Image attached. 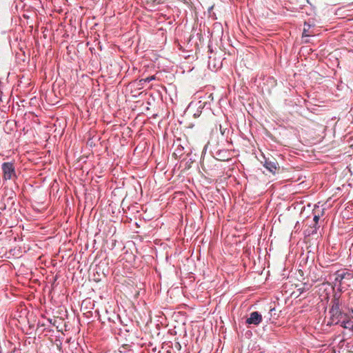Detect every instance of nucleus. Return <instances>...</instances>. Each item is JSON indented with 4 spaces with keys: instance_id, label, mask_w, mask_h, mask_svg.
Listing matches in <instances>:
<instances>
[{
    "instance_id": "1",
    "label": "nucleus",
    "mask_w": 353,
    "mask_h": 353,
    "mask_svg": "<svg viewBox=\"0 0 353 353\" xmlns=\"http://www.w3.org/2000/svg\"><path fill=\"white\" fill-rule=\"evenodd\" d=\"M330 314L332 324L340 325L342 327L353 332V310L352 315L342 312L339 299L334 298L331 301Z\"/></svg>"
},
{
    "instance_id": "2",
    "label": "nucleus",
    "mask_w": 353,
    "mask_h": 353,
    "mask_svg": "<svg viewBox=\"0 0 353 353\" xmlns=\"http://www.w3.org/2000/svg\"><path fill=\"white\" fill-rule=\"evenodd\" d=\"M3 178L4 180H12L17 177L14 164L10 162H5L2 164Z\"/></svg>"
},
{
    "instance_id": "3",
    "label": "nucleus",
    "mask_w": 353,
    "mask_h": 353,
    "mask_svg": "<svg viewBox=\"0 0 353 353\" xmlns=\"http://www.w3.org/2000/svg\"><path fill=\"white\" fill-rule=\"evenodd\" d=\"M263 166L273 174L279 172V166L276 160L274 158H265Z\"/></svg>"
},
{
    "instance_id": "4",
    "label": "nucleus",
    "mask_w": 353,
    "mask_h": 353,
    "mask_svg": "<svg viewBox=\"0 0 353 353\" xmlns=\"http://www.w3.org/2000/svg\"><path fill=\"white\" fill-rule=\"evenodd\" d=\"M353 279V274L349 272L337 271L335 274V281L341 284L343 280H351Z\"/></svg>"
},
{
    "instance_id": "5",
    "label": "nucleus",
    "mask_w": 353,
    "mask_h": 353,
    "mask_svg": "<svg viewBox=\"0 0 353 353\" xmlns=\"http://www.w3.org/2000/svg\"><path fill=\"white\" fill-rule=\"evenodd\" d=\"M262 321V316L258 312H252L250 314V317L246 319L247 324L258 325Z\"/></svg>"
},
{
    "instance_id": "6",
    "label": "nucleus",
    "mask_w": 353,
    "mask_h": 353,
    "mask_svg": "<svg viewBox=\"0 0 353 353\" xmlns=\"http://www.w3.org/2000/svg\"><path fill=\"white\" fill-rule=\"evenodd\" d=\"M311 25L307 22H305L303 30V37H310L314 35L313 32L310 31Z\"/></svg>"
},
{
    "instance_id": "7",
    "label": "nucleus",
    "mask_w": 353,
    "mask_h": 353,
    "mask_svg": "<svg viewBox=\"0 0 353 353\" xmlns=\"http://www.w3.org/2000/svg\"><path fill=\"white\" fill-rule=\"evenodd\" d=\"M302 287L299 288L297 290L300 292V293L303 292L304 291H307L310 289L311 285L309 284H307L306 283H304L302 284Z\"/></svg>"
},
{
    "instance_id": "8",
    "label": "nucleus",
    "mask_w": 353,
    "mask_h": 353,
    "mask_svg": "<svg viewBox=\"0 0 353 353\" xmlns=\"http://www.w3.org/2000/svg\"><path fill=\"white\" fill-rule=\"evenodd\" d=\"M155 79V77L154 76H150V77H148L145 79H141L139 81V82L141 83V84H142V82H150L152 80Z\"/></svg>"
},
{
    "instance_id": "9",
    "label": "nucleus",
    "mask_w": 353,
    "mask_h": 353,
    "mask_svg": "<svg viewBox=\"0 0 353 353\" xmlns=\"http://www.w3.org/2000/svg\"><path fill=\"white\" fill-rule=\"evenodd\" d=\"M313 220H314V221L315 222V223H316V224H317V223H318V221H319V215H316V214H315V215L314 216V219H313Z\"/></svg>"
}]
</instances>
